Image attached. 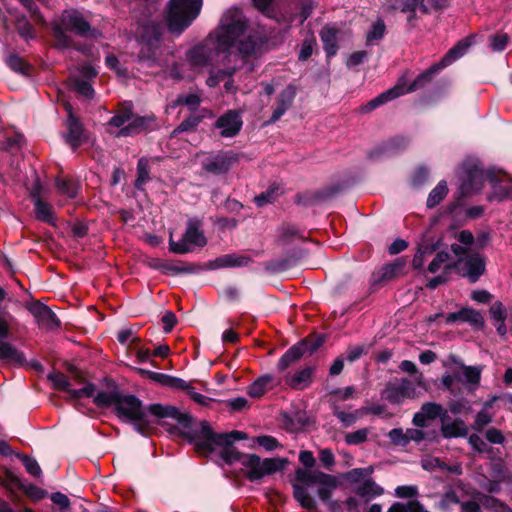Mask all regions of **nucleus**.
Returning <instances> with one entry per match:
<instances>
[{"label": "nucleus", "instance_id": "obj_1", "mask_svg": "<svg viewBox=\"0 0 512 512\" xmlns=\"http://www.w3.org/2000/svg\"><path fill=\"white\" fill-rule=\"evenodd\" d=\"M148 411L157 418L159 425L168 426L170 432H175L179 428V433L195 444V450L199 454L207 455L212 453L215 447H223L222 458L225 462H242L245 455L232 448V444L246 439L247 435L244 432L234 430L230 433H215L207 421L193 423L189 414L170 405L152 404Z\"/></svg>", "mask_w": 512, "mask_h": 512}, {"label": "nucleus", "instance_id": "obj_2", "mask_svg": "<svg viewBox=\"0 0 512 512\" xmlns=\"http://www.w3.org/2000/svg\"><path fill=\"white\" fill-rule=\"evenodd\" d=\"M246 28L245 16L237 8L227 10L218 28L203 43L194 46L187 53L191 65L206 67L213 65L220 53H229L233 44Z\"/></svg>", "mask_w": 512, "mask_h": 512}, {"label": "nucleus", "instance_id": "obj_3", "mask_svg": "<svg viewBox=\"0 0 512 512\" xmlns=\"http://www.w3.org/2000/svg\"><path fill=\"white\" fill-rule=\"evenodd\" d=\"M464 179L460 186L462 196H468L479 191L483 186V181L487 179L493 187V193L489 200L512 199V180L505 174L494 175L484 172L477 164H464Z\"/></svg>", "mask_w": 512, "mask_h": 512}, {"label": "nucleus", "instance_id": "obj_4", "mask_svg": "<svg viewBox=\"0 0 512 512\" xmlns=\"http://www.w3.org/2000/svg\"><path fill=\"white\" fill-rule=\"evenodd\" d=\"M51 29L57 47L68 48L73 40L67 32L84 38H96L99 31L91 27L84 14L77 9L70 8L61 12L57 19L51 22Z\"/></svg>", "mask_w": 512, "mask_h": 512}, {"label": "nucleus", "instance_id": "obj_5", "mask_svg": "<svg viewBox=\"0 0 512 512\" xmlns=\"http://www.w3.org/2000/svg\"><path fill=\"white\" fill-rule=\"evenodd\" d=\"M477 37L478 34H470L469 36L462 38L451 49L448 50V52L442 57V59L438 63L432 65L424 72L420 73L408 87H406L405 84H403L405 94L423 88L442 69L450 66L456 60L464 56L469 50V48L476 43ZM400 84L402 85V83Z\"/></svg>", "mask_w": 512, "mask_h": 512}, {"label": "nucleus", "instance_id": "obj_6", "mask_svg": "<svg viewBox=\"0 0 512 512\" xmlns=\"http://www.w3.org/2000/svg\"><path fill=\"white\" fill-rule=\"evenodd\" d=\"M417 388L427 389L423 374H418L413 380L402 377L389 381L381 392V397L393 405H400L405 400L416 399L420 393Z\"/></svg>", "mask_w": 512, "mask_h": 512}, {"label": "nucleus", "instance_id": "obj_7", "mask_svg": "<svg viewBox=\"0 0 512 512\" xmlns=\"http://www.w3.org/2000/svg\"><path fill=\"white\" fill-rule=\"evenodd\" d=\"M202 0H170L167 25L171 32L181 33L197 18Z\"/></svg>", "mask_w": 512, "mask_h": 512}, {"label": "nucleus", "instance_id": "obj_8", "mask_svg": "<svg viewBox=\"0 0 512 512\" xmlns=\"http://www.w3.org/2000/svg\"><path fill=\"white\" fill-rule=\"evenodd\" d=\"M17 325V319L9 311H0V360L13 365L22 366L26 361L24 353L10 342L6 341L16 329Z\"/></svg>", "mask_w": 512, "mask_h": 512}, {"label": "nucleus", "instance_id": "obj_9", "mask_svg": "<svg viewBox=\"0 0 512 512\" xmlns=\"http://www.w3.org/2000/svg\"><path fill=\"white\" fill-rule=\"evenodd\" d=\"M154 121L153 116L134 117L132 104L129 103L118 109L117 113L109 120L108 125L121 128L116 136L127 137L141 133Z\"/></svg>", "mask_w": 512, "mask_h": 512}, {"label": "nucleus", "instance_id": "obj_10", "mask_svg": "<svg viewBox=\"0 0 512 512\" xmlns=\"http://www.w3.org/2000/svg\"><path fill=\"white\" fill-rule=\"evenodd\" d=\"M296 481L305 485H318V497L326 504L332 506L330 502L332 492L338 486V480L335 476L326 474L319 470L297 469L295 473Z\"/></svg>", "mask_w": 512, "mask_h": 512}, {"label": "nucleus", "instance_id": "obj_11", "mask_svg": "<svg viewBox=\"0 0 512 512\" xmlns=\"http://www.w3.org/2000/svg\"><path fill=\"white\" fill-rule=\"evenodd\" d=\"M115 412L119 418L133 422L136 429L144 434L149 429L142 402L134 395H120Z\"/></svg>", "mask_w": 512, "mask_h": 512}, {"label": "nucleus", "instance_id": "obj_12", "mask_svg": "<svg viewBox=\"0 0 512 512\" xmlns=\"http://www.w3.org/2000/svg\"><path fill=\"white\" fill-rule=\"evenodd\" d=\"M242 465L246 469V477L250 481H257L264 476L271 475L282 469L284 462L279 459L266 458L261 460L255 454H248L243 457Z\"/></svg>", "mask_w": 512, "mask_h": 512}, {"label": "nucleus", "instance_id": "obj_13", "mask_svg": "<svg viewBox=\"0 0 512 512\" xmlns=\"http://www.w3.org/2000/svg\"><path fill=\"white\" fill-rule=\"evenodd\" d=\"M451 250L459 257V262L463 263V276L467 277L471 283L476 282L485 271L483 257L479 253H472L458 244H453Z\"/></svg>", "mask_w": 512, "mask_h": 512}, {"label": "nucleus", "instance_id": "obj_14", "mask_svg": "<svg viewBox=\"0 0 512 512\" xmlns=\"http://www.w3.org/2000/svg\"><path fill=\"white\" fill-rule=\"evenodd\" d=\"M206 243V237L199 229L198 223L189 221L182 239L176 242L170 237L169 250L176 254H186L192 250L193 246L203 247Z\"/></svg>", "mask_w": 512, "mask_h": 512}, {"label": "nucleus", "instance_id": "obj_15", "mask_svg": "<svg viewBox=\"0 0 512 512\" xmlns=\"http://www.w3.org/2000/svg\"><path fill=\"white\" fill-rule=\"evenodd\" d=\"M323 344V339H305L289 348L279 359L277 367L279 371L286 370L292 363L299 360L305 353L312 354Z\"/></svg>", "mask_w": 512, "mask_h": 512}, {"label": "nucleus", "instance_id": "obj_16", "mask_svg": "<svg viewBox=\"0 0 512 512\" xmlns=\"http://www.w3.org/2000/svg\"><path fill=\"white\" fill-rule=\"evenodd\" d=\"M33 315L38 326L46 330H54L60 327V321L56 314L45 304L35 301L26 306Z\"/></svg>", "mask_w": 512, "mask_h": 512}, {"label": "nucleus", "instance_id": "obj_17", "mask_svg": "<svg viewBox=\"0 0 512 512\" xmlns=\"http://www.w3.org/2000/svg\"><path fill=\"white\" fill-rule=\"evenodd\" d=\"M53 387L57 390L66 391L72 398L92 397L95 394L96 386L88 383L81 389H72L68 378L60 372H53L48 375Z\"/></svg>", "mask_w": 512, "mask_h": 512}, {"label": "nucleus", "instance_id": "obj_18", "mask_svg": "<svg viewBox=\"0 0 512 512\" xmlns=\"http://www.w3.org/2000/svg\"><path fill=\"white\" fill-rule=\"evenodd\" d=\"M242 125L241 114L236 110H228L215 122V127L220 130V135L224 138H232L238 135Z\"/></svg>", "mask_w": 512, "mask_h": 512}, {"label": "nucleus", "instance_id": "obj_19", "mask_svg": "<svg viewBox=\"0 0 512 512\" xmlns=\"http://www.w3.org/2000/svg\"><path fill=\"white\" fill-rule=\"evenodd\" d=\"M65 110L68 114V118L65 123L67 128L65 140L73 150H76L83 142V126L79 119L74 115L71 104L66 103Z\"/></svg>", "mask_w": 512, "mask_h": 512}, {"label": "nucleus", "instance_id": "obj_20", "mask_svg": "<svg viewBox=\"0 0 512 512\" xmlns=\"http://www.w3.org/2000/svg\"><path fill=\"white\" fill-rule=\"evenodd\" d=\"M245 21V31L242 35L238 37V39L235 41L232 47L236 46L239 54L243 58H248L250 56H256L259 53H261L265 45V41L258 34H249L245 39H241V37H243L246 34L248 29V23L246 18Z\"/></svg>", "mask_w": 512, "mask_h": 512}, {"label": "nucleus", "instance_id": "obj_21", "mask_svg": "<svg viewBox=\"0 0 512 512\" xmlns=\"http://www.w3.org/2000/svg\"><path fill=\"white\" fill-rule=\"evenodd\" d=\"M295 96L296 87L291 84L286 86L276 98L273 113L268 122L271 124L277 122L292 106Z\"/></svg>", "mask_w": 512, "mask_h": 512}, {"label": "nucleus", "instance_id": "obj_22", "mask_svg": "<svg viewBox=\"0 0 512 512\" xmlns=\"http://www.w3.org/2000/svg\"><path fill=\"white\" fill-rule=\"evenodd\" d=\"M237 161L236 155L231 152L217 154L203 162V169L211 174L219 175L226 173L231 165Z\"/></svg>", "mask_w": 512, "mask_h": 512}, {"label": "nucleus", "instance_id": "obj_23", "mask_svg": "<svg viewBox=\"0 0 512 512\" xmlns=\"http://www.w3.org/2000/svg\"><path fill=\"white\" fill-rule=\"evenodd\" d=\"M405 94L403 85L397 84L360 107L361 113H369L379 106Z\"/></svg>", "mask_w": 512, "mask_h": 512}, {"label": "nucleus", "instance_id": "obj_24", "mask_svg": "<svg viewBox=\"0 0 512 512\" xmlns=\"http://www.w3.org/2000/svg\"><path fill=\"white\" fill-rule=\"evenodd\" d=\"M458 321L468 322L477 328L482 327L484 324V319L481 313L472 308H462L457 312L449 313L445 316V322L447 324Z\"/></svg>", "mask_w": 512, "mask_h": 512}, {"label": "nucleus", "instance_id": "obj_25", "mask_svg": "<svg viewBox=\"0 0 512 512\" xmlns=\"http://www.w3.org/2000/svg\"><path fill=\"white\" fill-rule=\"evenodd\" d=\"M443 412L442 405L435 402H427L421 406L419 412L415 413L412 422L417 427H425L429 420L436 419Z\"/></svg>", "mask_w": 512, "mask_h": 512}, {"label": "nucleus", "instance_id": "obj_26", "mask_svg": "<svg viewBox=\"0 0 512 512\" xmlns=\"http://www.w3.org/2000/svg\"><path fill=\"white\" fill-rule=\"evenodd\" d=\"M251 258L248 255L240 254H225L217 257L209 262L210 269L228 268V267H244L251 263Z\"/></svg>", "mask_w": 512, "mask_h": 512}, {"label": "nucleus", "instance_id": "obj_27", "mask_svg": "<svg viewBox=\"0 0 512 512\" xmlns=\"http://www.w3.org/2000/svg\"><path fill=\"white\" fill-rule=\"evenodd\" d=\"M424 1L425 0H390L386 10L389 12L400 10L403 13H414L419 10L422 14H428L429 9Z\"/></svg>", "mask_w": 512, "mask_h": 512}, {"label": "nucleus", "instance_id": "obj_28", "mask_svg": "<svg viewBox=\"0 0 512 512\" xmlns=\"http://www.w3.org/2000/svg\"><path fill=\"white\" fill-rule=\"evenodd\" d=\"M452 361L462 370L463 382L468 386L470 391H474L479 387L482 374V366H467L464 363L452 358Z\"/></svg>", "mask_w": 512, "mask_h": 512}, {"label": "nucleus", "instance_id": "obj_29", "mask_svg": "<svg viewBox=\"0 0 512 512\" xmlns=\"http://www.w3.org/2000/svg\"><path fill=\"white\" fill-rule=\"evenodd\" d=\"M275 386V378L272 375H262L248 386L247 394L254 399H260Z\"/></svg>", "mask_w": 512, "mask_h": 512}, {"label": "nucleus", "instance_id": "obj_30", "mask_svg": "<svg viewBox=\"0 0 512 512\" xmlns=\"http://www.w3.org/2000/svg\"><path fill=\"white\" fill-rule=\"evenodd\" d=\"M338 34L339 29L331 25H325L320 31V38L323 43V48L327 54V57L334 56L338 51Z\"/></svg>", "mask_w": 512, "mask_h": 512}, {"label": "nucleus", "instance_id": "obj_31", "mask_svg": "<svg viewBox=\"0 0 512 512\" xmlns=\"http://www.w3.org/2000/svg\"><path fill=\"white\" fill-rule=\"evenodd\" d=\"M308 424V418L305 413L294 412V413H283L282 414V425L291 433H296L303 430Z\"/></svg>", "mask_w": 512, "mask_h": 512}, {"label": "nucleus", "instance_id": "obj_32", "mask_svg": "<svg viewBox=\"0 0 512 512\" xmlns=\"http://www.w3.org/2000/svg\"><path fill=\"white\" fill-rule=\"evenodd\" d=\"M438 249V243L433 239L424 238L418 245L417 253L413 258V267L421 269L426 257L432 255Z\"/></svg>", "mask_w": 512, "mask_h": 512}, {"label": "nucleus", "instance_id": "obj_33", "mask_svg": "<svg viewBox=\"0 0 512 512\" xmlns=\"http://www.w3.org/2000/svg\"><path fill=\"white\" fill-rule=\"evenodd\" d=\"M3 485L7 489H13V486H17L18 488L22 489L28 497L35 500H39L44 496V492L41 489L33 485L24 486L21 483L20 478L13 475L12 473H8L6 475V481L3 483Z\"/></svg>", "mask_w": 512, "mask_h": 512}, {"label": "nucleus", "instance_id": "obj_34", "mask_svg": "<svg viewBox=\"0 0 512 512\" xmlns=\"http://www.w3.org/2000/svg\"><path fill=\"white\" fill-rule=\"evenodd\" d=\"M366 412L365 408L355 409L352 412H346L339 406H334L332 409L333 415L339 420L344 428H348L355 424L366 414Z\"/></svg>", "mask_w": 512, "mask_h": 512}, {"label": "nucleus", "instance_id": "obj_35", "mask_svg": "<svg viewBox=\"0 0 512 512\" xmlns=\"http://www.w3.org/2000/svg\"><path fill=\"white\" fill-rule=\"evenodd\" d=\"M154 267L158 269L161 273L168 276L193 272L192 267L184 265L181 262L158 260L155 262Z\"/></svg>", "mask_w": 512, "mask_h": 512}, {"label": "nucleus", "instance_id": "obj_36", "mask_svg": "<svg viewBox=\"0 0 512 512\" xmlns=\"http://www.w3.org/2000/svg\"><path fill=\"white\" fill-rule=\"evenodd\" d=\"M450 255L445 251L438 252L433 260L428 265V271L430 273H436L440 269H443V273L449 274L450 270L454 268L455 265L449 262Z\"/></svg>", "mask_w": 512, "mask_h": 512}, {"label": "nucleus", "instance_id": "obj_37", "mask_svg": "<svg viewBox=\"0 0 512 512\" xmlns=\"http://www.w3.org/2000/svg\"><path fill=\"white\" fill-rule=\"evenodd\" d=\"M34 199L35 215L38 220L52 224L54 222V216L52 207L49 203L43 201L39 196L32 195Z\"/></svg>", "mask_w": 512, "mask_h": 512}, {"label": "nucleus", "instance_id": "obj_38", "mask_svg": "<svg viewBox=\"0 0 512 512\" xmlns=\"http://www.w3.org/2000/svg\"><path fill=\"white\" fill-rule=\"evenodd\" d=\"M355 492L359 497L365 498L366 500H370L372 498L382 495L384 490L382 487L377 485L373 480L368 479L365 480L361 485H359L356 488Z\"/></svg>", "mask_w": 512, "mask_h": 512}, {"label": "nucleus", "instance_id": "obj_39", "mask_svg": "<svg viewBox=\"0 0 512 512\" xmlns=\"http://www.w3.org/2000/svg\"><path fill=\"white\" fill-rule=\"evenodd\" d=\"M293 496L295 500L301 505V507L307 509V510H314L316 509V501L315 499L309 494L307 489L304 486H301L299 484L293 485Z\"/></svg>", "mask_w": 512, "mask_h": 512}, {"label": "nucleus", "instance_id": "obj_40", "mask_svg": "<svg viewBox=\"0 0 512 512\" xmlns=\"http://www.w3.org/2000/svg\"><path fill=\"white\" fill-rule=\"evenodd\" d=\"M312 374L313 368L306 367L297 371L293 376H291L287 380V383L294 389H303L311 382Z\"/></svg>", "mask_w": 512, "mask_h": 512}, {"label": "nucleus", "instance_id": "obj_41", "mask_svg": "<svg viewBox=\"0 0 512 512\" xmlns=\"http://www.w3.org/2000/svg\"><path fill=\"white\" fill-rule=\"evenodd\" d=\"M445 438L463 437L468 433V428L462 420H455L452 423L444 424L441 428Z\"/></svg>", "mask_w": 512, "mask_h": 512}, {"label": "nucleus", "instance_id": "obj_42", "mask_svg": "<svg viewBox=\"0 0 512 512\" xmlns=\"http://www.w3.org/2000/svg\"><path fill=\"white\" fill-rule=\"evenodd\" d=\"M150 180L149 160L147 158H140L137 163V178L134 186L138 190H143L145 184Z\"/></svg>", "mask_w": 512, "mask_h": 512}, {"label": "nucleus", "instance_id": "obj_43", "mask_svg": "<svg viewBox=\"0 0 512 512\" xmlns=\"http://www.w3.org/2000/svg\"><path fill=\"white\" fill-rule=\"evenodd\" d=\"M145 34H143L142 40L146 42L145 45L148 47V50L154 53V49L157 47V44L160 40L161 32L158 25H149L144 28Z\"/></svg>", "mask_w": 512, "mask_h": 512}, {"label": "nucleus", "instance_id": "obj_44", "mask_svg": "<svg viewBox=\"0 0 512 512\" xmlns=\"http://www.w3.org/2000/svg\"><path fill=\"white\" fill-rule=\"evenodd\" d=\"M56 187L61 194L74 198L78 193L79 184L70 178H57Z\"/></svg>", "mask_w": 512, "mask_h": 512}, {"label": "nucleus", "instance_id": "obj_45", "mask_svg": "<svg viewBox=\"0 0 512 512\" xmlns=\"http://www.w3.org/2000/svg\"><path fill=\"white\" fill-rule=\"evenodd\" d=\"M480 503L485 509L492 512H512V509L506 503L493 496L484 495L480 498Z\"/></svg>", "mask_w": 512, "mask_h": 512}, {"label": "nucleus", "instance_id": "obj_46", "mask_svg": "<svg viewBox=\"0 0 512 512\" xmlns=\"http://www.w3.org/2000/svg\"><path fill=\"white\" fill-rule=\"evenodd\" d=\"M120 395L118 392L101 391L94 397V403L99 407L113 406L115 408Z\"/></svg>", "mask_w": 512, "mask_h": 512}, {"label": "nucleus", "instance_id": "obj_47", "mask_svg": "<svg viewBox=\"0 0 512 512\" xmlns=\"http://www.w3.org/2000/svg\"><path fill=\"white\" fill-rule=\"evenodd\" d=\"M448 188L445 181H440L438 185L430 192L427 199V206L433 208L437 206L447 195Z\"/></svg>", "mask_w": 512, "mask_h": 512}, {"label": "nucleus", "instance_id": "obj_48", "mask_svg": "<svg viewBox=\"0 0 512 512\" xmlns=\"http://www.w3.org/2000/svg\"><path fill=\"white\" fill-rule=\"evenodd\" d=\"M421 466H422L423 469H425L427 471H432V470H434L436 468H440L442 470H447V471H450V472L459 473V468L458 467L451 468L446 463L441 461L439 458L432 457V456H426V457L422 458Z\"/></svg>", "mask_w": 512, "mask_h": 512}, {"label": "nucleus", "instance_id": "obj_49", "mask_svg": "<svg viewBox=\"0 0 512 512\" xmlns=\"http://www.w3.org/2000/svg\"><path fill=\"white\" fill-rule=\"evenodd\" d=\"M135 371L140 376L148 378L151 381L159 383L162 386H165V387H169L170 386V381H171V376L170 375H167V374H164V373H159V372H153V371L146 370V369H143V368H135Z\"/></svg>", "mask_w": 512, "mask_h": 512}, {"label": "nucleus", "instance_id": "obj_50", "mask_svg": "<svg viewBox=\"0 0 512 512\" xmlns=\"http://www.w3.org/2000/svg\"><path fill=\"white\" fill-rule=\"evenodd\" d=\"M489 47L493 52H502L506 49L510 42V37L507 33L498 32L489 37Z\"/></svg>", "mask_w": 512, "mask_h": 512}, {"label": "nucleus", "instance_id": "obj_51", "mask_svg": "<svg viewBox=\"0 0 512 512\" xmlns=\"http://www.w3.org/2000/svg\"><path fill=\"white\" fill-rule=\"evenodd\" d=\"M201 104V97L196 93H191L187 95H179L175 102L174 106L185 105L192 112L196 111Z\"/></svg>", "mask_w": 512, "mask_h": 512}, {"label": "nucleus", "instance_id": "obj_52", "mask_svg": "<svg viewBox=\"0 0 512 512\" xmlns=\"http://www.w3.org/2000/svg\"><path fill=\"white\" fill-rule=\"evenodd\" d=\"M369 434V428H361L347 433L345 435V442L347 445H360L368 440Z\"/></svg>", "mask_w": 512, "mask_h": 512}, {"label": "nucleus", "instance_id": "obj_53", "mask_svg": "<svg viewBox=\"0 0 512 512\" xmlns=\"http://www.w3.org/2000/svg\"><path fill=\"white\" fill-rule=\"evenodd\" d=\"M202 121V117L198 115H190L188 118L183 120L173 131V135H177L182 132L193 131Z\"/></svg>", "mask_w": 512, "mask_h": 512}, {"label": "nucleus", "instance_id": "obj_54", "mask_svg": "<svg viewBox=\"0 0 512 512\" xmlns=\"http://www.w3.org/2000/svg\"><path fill=\"white\" fill-rule=\"evenodd\" d=\"M6 62L7 65L15 72L27 75L30 71V66L25 62L23 58L18 55H10Z\"/></svg>", "mask_w": 512, "mask_h": 512}, {"label": "nucleus", "instance_id": "obj_55", "mask_svg": "<svg viewBox=\"0 0 512 512\" xmlns=\"http://www.w3.org/2000/svg\"><path fill=\"white\" fill-rule=\"evenodd\" d=\"M386 31V26L383 20L378 19L376 23L373 25L372 30L368 32L366 36V42L368 45L374 44L375 41H378L383 38Z\"/></svg>", "mask_w": 512, "mask_h": 512}, {"label": "nucleus", "instance_id": "obj_56", "mask_svg": "<svg viewBox=\"0 0 512 512\" xmlns=\"http://www.w3.org/2000/svg\"><path fill=\"white\" fill-rule=\"evenodd\" d=\"M74 89L79 95L86 99H92L94 97V89L87 80L76 79L74 81Z\"/></svg>", "mask_w": 512, "mask_h": 512}, {"label": "nucleus", "instance_id": "obj_57", "mask_svg": "<svg viewBox=\"0 0 512 512\" xmlns=\"http://www.w3.org/2000/svg\"><path fill=\"white\" fill-rule=\"evenodd\" d=\"M23 465L25 466L26 468V471L34 476V477H39L42 473V470L38 464V462L34 459V458H31L27 455H23L20 457Z\"/></svg>", "mask_w": 512, "mask_h": 512}, {"label": "nucleus", "instance_id": "obj_58", "mask_svg": "<svg viewBox=\"0 0 512 512\" xmlns=\"http://www.w3.org/2000/svg\"><path fill=\"white\" fill-rule=\"evenodd\" d=\"M233 73H234V70H232V71L218 70L217 72L210 74V76L206 80V84L209 87H215L220 82H222L225 78L232 77Z\"/></svg>", "mask_w": 512, "mask_h": 512}, {"label": "nucleus", "instance_id": "obj_59", "mask_svg": "<svg viewBox=\"0 0 512 512\" xmlns=\"http://www.w3.org/2000/svg\"><path fill=\"white\" fill-rule=\"evenodd\" d=\"M315 44H316V40L313 36H311L310 38H307L303 41V43L301 45L300 52H299V56H298L300 61H305L312 55L313 47Z\"/></svg>", "mask_w": 512, "mask_h": 512}, {"label": "nucleus", "instance_id": "obj_60", "mask_svg": "<svg viewBox=\"0 0 512 512\" xmlns=\"http://www.w3.org/2000/svg\"><path fill=\"white\" fill-rule=\"evenodd\" d=\"M490 316L493 322L502 321L506 319V309L502 302L496 301L490 307Z\"/></svg>", "mask_w": 512, "mask_h": 512}, {"label": "nucleus", "instance_id": "obj_61", "mask_svg": "<svg viewBox=\"0 0 512 512\" xmlns=\"http://www.w3.org/2000/svg\"><path fill=\"white\" fill-rule=\"evenodd\" d=\"M388 437L390 441L397 446H406L407 445V437L406 432H404L401 428H394L389 431Z\"/></svg>", "mask_w": 512, "mask_h": 512}, {"label": "nucleus", "instance_id": "obj_62", "mask_svg": "<svg viewBox=\"0 0 512 512\" xmlns=\"http://www.w3.org/2000/svg\"><path fill=\"white\" fill-rule=\"evenodd\" d=\"M387 512H419V503L410 502L408 504H403L400 502H395L391 505Z\"/></svg>", "mask_w": 512, "mask_h": 512}, {"label": "nucleus", "instance_id": "obj_63", "mask_svg": "<svg viewBox=\"0 0 512 512\" xmlns=\"http://www.w3.org/2000/svg\"><path fill=\"white\" fill-rule=\"evenodd\" d=\"M276 198V189L275 188H269L267 191L262 192L260 195H257L254 198L255 203L257 206L262 207L268 203H272Z\"/></svg>", "mask_w": 512, "mask_h": 512}, {"label": "nucleus", "instance_id": "obj_64", "mask_svg": "<svg viewBox=\"0 0 512 512\" xmlns=\"http://www.w3.org/2000/svg\"><path fill=\"white\" fill-rule=\"evenodd\" d=\"M492 421L491 415L486 409L479 411L475 417L473 428L476 430H482Z\"/></svg>", "mask_w": 512, "mask_h": 512}]
</instances>
